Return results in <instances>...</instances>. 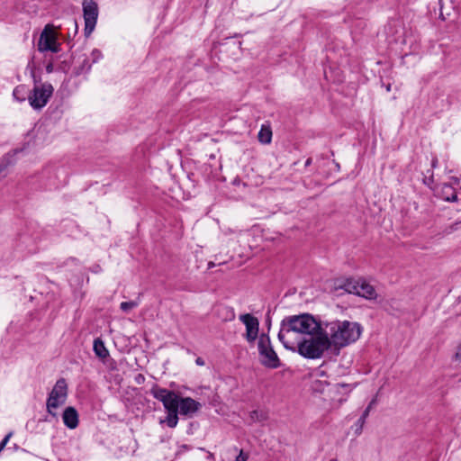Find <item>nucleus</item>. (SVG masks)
I'll return each instance as SVG.
<instances>
[{
    "label": "nucleus",
    "mask_w": 461,
    "mask_h": 461,
    "mask_svg": "<svg viewBox=\"0 0 461 461\" xmlns=\"http://www.w3.org/2000/svg\"><path fill=\"white\" fill-rule=\"evenodd\" d=\"M322 329V325L310 313L285 317L280 324L278 339L284 347L295 352V341L303 335H314Z\"/></svg>",
    "instance_id": "1"
},
{
    "label": "nucleus",
    "mask_w": 461,
    "mask_h": 461,
    "mask_svg": "<svg viewBox=\"0 0 461 461\" xmlns=\"http://www.w3.org/2000/svg\"><path fill=\"white\" fill-rule=\"evenodd\" d=\"M323 331L330 340V347L341 348L359 339L362 326L358 322L337 320L326 322Z\"/></svg>",
    "instance_id": "2"
},
{
    "label": "nucleus",
    "mask_w": 461,
    "mask_h": 461,
    "mask_svg": "<svg viewBox=\"0 0 461 461\" xmlns=\"http://www.w3.org/2000/svg\"><path fill=\"white\" fill-rule=\"evenodd\" d=\"M295 352L308 359L321 357L324 351L330 348V340L324 334L323 328L314 335L295 341Z\"/></svg>",
    "instance_id": "3"
},
{
    "label": "nucleus",
    "mask_w": 461,
    "mask_h": 461,
    "mask_svg": "<svg viewBox=\"0 0 461 461\" xmlns=\"http://www.w3.org/2000/svg\"><path fill=\"white\" fill-rule=\"evenodd\" d=\"M258 348L260 357V363L264 366L276 369L281 366L280 359L271 344L268 334L262 333L258 337Z\"/></svg>",
    "instance_id": "4"
},
{
    "label": "nucleus",
    "mask_w": 461,
    "mask_h": 461,
    "mask_svg": "<svg viewBox=\"0 0 461 461\" xmlns=\"http://www.w3.org/2000/svg\"><path fill=\"white\" fill-rule=\"evenodd\" d=\"M150 393L154 398L162 403H200L195 399L188 396L184 397L182 392L179 390H168L161 388L154 384L150 389Z\"/></svg>",
    "instance_id": "5"
},
{
    "label": "nucleus",
    "mask_w": 461,
    "mask_h": 461,
    "mask_svg": "<svg viewBox=\"0 0 461 461\" xmlns=\"http://www.w3.org/2000/svg\"><path fill=\"white\" fill-rule=\"evenodd\" d=\"M53 86L50 83H44L41 86H35L32 92L29 95L30 104L34 109H41L45 106L52 95Z\"/></svg>",
    "instance_id": "6"
},
{
    "label": "nucleus",
    "mask_w": 461,
    "mask_h": 461,
    "mask_svg": "<svg viewBox=\"0 0 461 461\" xmlns=\"http://www.w3.org/2000/svg\"><path fill=\"white\" fill-rule=\"evenodd\" d=\"M83 13L85 20L84 32L86 37H89L95 30L98 18V6L93 0H83Z\"/></svg>",
    "instance_id": "7"
},
{
    "label": "nucleus",
    "mask_w": 461,
    "mask_h": 461,
    "mask_svg": "<svg viewBox=\"0 0 461 461\" xmlns=\"http://www.w3.org/2000/svg\"><path fill=\"white\" fill-rule=\"evenodd\" d=\"M240 321L246 326L245 339L249 343H253L258 338L259 321L250 313L240 315Z\"/></svg>",
    "instance_id": "8"
},
{
    "label": "nucleus",
    "mask_w": 461,
    "mask_h": 461,
    "mask_svg": "<svg viewBox=\"0 0 461 461\" xmlns=\"http://www.w3.org/2000/svg\"><path fill=\"white\" fill-rule=\"evenodd\" d=\"M38 50L41 52L51 51L57 53L60 50L59 44L57 43L54 35L50 31V25H46L42 31L39 41Z\"/></svg>",
    "instance_id": "9"
},
{
    "label": "nucleus",
    "mask_w": 461,
    "mask_h": 461,
    "mask_svg": "<svg viewBox=\"0 0 461 461\" xmlns=\"http://www.w3.org/2000/svg\"><path fill=\"white\" fill-rule=\"evenodd\" d=\"M68 384L64 378L59 379L52 388L46 403H62L66 401Z\"/></svg>",
    "instance_id": "10"
},
{
    "label": "nucleus",
    "mask_w": 461,
    "mask_h": 461,
    "mask_svg": "<svg viewBox=\"0 0 461 461\" xmlns=\"http://www.w3.org/2000/svg\"><path fill=\"white\" fill-rule=\"evenodd\" d=\"M164 416L158 418L160 425H166L170 429L176 427L178 422V405H163Z\"/></svg>",
    "instance_id": "11"
},
{
    "label": "nucleus",
    "mask_w": 461,
    "mask_h": 461,
    "mask_svg": "<svg viewBox=\"0 0 461 461\" xmlns=\"http://www.w3.org/2000/svg\"><path fill=\"white\" fill-rule=\"evenodd\" d=\"M61 416L64 425L68 429H74L78 426L79 414L74 407L68 405L67 408L63 410Z\"/></svg>",
    "instance_id": "12"
},
{
    "label": "nucleus",
    "mask_w": 461,
    "mask_h": 461,
    "mask_svg": "<svg viewBox=\"0 0 461 461\" xmlns=\"http://www.w3.org/2000/svg\"><path fill=\"white\" fill-rule=\"evenodd\" d=\"M358 279L355 278H345V279H338L335 281V290H344L348 294H358L357 288H358Z\"/></svg>",
    "instance_id": "13"
},
{
    "label": "nucleus",
    "mask_w": 461,
    "mask_h": 461,
    "mask_svg": "<svg viewBox=\"0 0 461 461\" xmlns=\"http://www.w3.org/2000/svg\"><path fill=\"white\" fill-rule=\"evenodd\" d=\"M358 294H355L356 295L364 297L367 300H373L376 298V292L373 285L367 283L365 279H358Z\"/></svg>",
    "instance_id": "14"
},
{
    "label": "nucleus",
    "mask_w": 461,
    "mask_h": 461,
    "mask_svg": "<svg viewBox=\"0 0 461 461\" xmlns=\"http://www.w3.org/2000/svg\"><path fill=\"white\" fill-rule=\"evenodd\" d=\"M196 401L205 402L206 401H211V397H214L215 393L210 387H200L195 392ZM212 402H216L215 399H212Z\"/></svg>",
    "instance_id": "15"
},
{
    "label": "nucleus",
    "mask_w": 461,
    "mask_h": 461,
    "mask_svg": "<svg viewBox=\"0 0 461 461\" xmlns=\"http://www.w3.org/2000/svg\"><path fill=\"white\" fill-rule=\"evenodd\" d=\"M14 163V155L6 154L0 159V181L7 176L8 167Z\"/></svg>",
    "instance_id": "16"
},
{
    "label": "nucleus",
    "mask_w": 461,
    "mask_h": 461,
    "mask_svg": "<svg viewBox=\"0 0 461 461\" xmlns=\"http://www.w3.org/2000/svg\"><path fill=\"white\" fill-rule=\"evenodd\" d=\"M442 198L448 202H456L457 200V194L452 185L444 184L441 188Z\"/></svg>",
    "instance_id": "17"
},
{
    "label": "nucleus",
    "mask_w": 461,
    "mask_h": 461,
    "mask_svg": "<svg viewBox=\"0 0 461 461\" xmlns=\"http://www.w3.org/2000/svg\"><path fill=\"white\" fill-rule=\"evenodd\" d=\"M258 141L262 144H269L272 140V130L269 125H262L258 135Z\"/></svg>",
    "instance_id": "18"
},
{
    "label": "nucleus",
    "mask_w": 461,
    "mask_h": 461,
    "mask_svg": "<svg viewBox=\"0 0 461 461\" xmlns=\"http://www.w3.org/2000/svg\"><path fill=\"white\" fill-rule=\"evenodd\" d=\"M201 405H178V414L186 417L193 418Z\"/></svg>",
    "instance_id": "19"
},
{
    "label": "nucleus",
    "mask_w": 461,
    "mask_h": 461,
    "mask_svg": "<svg viewBox=\"0 0 461 461\" xmlns=\"http://www.w3.org/2000/svg\"><path fill=\"white\" fill-rule=\"evenodd\" d=\"M94 351L100 358H106L109 356V352L106 349L104 343L100 339L94 340Z\"/></svg>",
    "instance_id": "20"
},
{
    "label": "nucleus",
    "mask_w": 461,
    "mask_h": 461,
    "mask_svg": "<svg viewBox=\"0 0 461 461\" xmlns=\"http://www.w3.org/2000/svg\"><path fill=\"white\" fill-rule=\"evenodd\" d=\"M249 419L252 422H261L267 419V412L262 409L254 410L249 412Z\"/></svg>",
    "instance_id": "21"
},
{
    "label": "nucleus",
    "mask_w": 461,
    "mask_h": 461,
    "mask_svg": "<svg viewBox=\"0 0 461 461\" xmlns=\"http://www.w3.org/2000/svg\"><path fill=\"white\" fill-rule=\"evenodd\" d=\"M47 407V412L49 416H46L43 420L47 422H51L53 420H58L59 416V405H46Z\"/></svg>",
    "instance_id": "22"
},
{
    "label": "nucleus",
    "mask_w": 461,
    "mask_h": 461,
    "mask_svg": "<svg viewBox=\"0 0 461 461\" xmlns=\"http://www.w3.org/2000/svg\"><path fill=\"white\" fill-rule=\"evenodd\" d=\"M81 65L78 67H75V74L80 75L82 73L87 72L91 68V64L89 63V59L86 56L82 57Z\"/></svg>",
    "instance_id": "23"
},
{
    "label": "nucleus",
    "mask_w": 461,
    "mask_h": 461,
    "mask_svg": "<svg viewBox=\"0 0 461 461\" xmlns=\"http://www.w3.org/2000/svg\"><path fill=\"white\" fill-rule=\"evenodd\" d=\"M424 176H423V183L428 185L429 187H432V185L434 184V174H433V170L432 168L431 169H428L427 172L425 174H423Z\"/></svg>",
    "instance_id": "24"
},
{
    "label": "nucleus",
    "mask_w": 461,
    "mask_h": 461,
    "mask_svg": "<svg viewBox=\"0 0 461 461\" xmlns=\"http://www.w3.org/2000/svg\"><path fill=\"white\" fill-rule=\"evenodd\" d=\"M137 306H138L137 302L130 301V302H122L120 305V308L122 312H127Z\"/></svg>",
    "instance_id": "25"
},
{
    "label": "nucleus",
    "mask_w": 461,
    "mask_h": 461,
    "mask_svg": "<svg viewBox=\"0 0 461 461\" xmlns=\"http://www.w3.org/2000/svg\"><path fill=\"white\" fill-rule=\"evenodd\" d=\"M365 420H363L362 419H358L357 420V422L355 423V425L353 426L354 429H355V434L356 436H359L361 433H362V430H363V427H364V424H365Z\"/></svg>",
    "instance_id": "26"
},
{
    "label": "nucleus",
    "mask_w": 461,
    "mask_h": 461,
    "mask_svg": "<svg viewBox=\"0 0 461 461\" xmlns=\"http://www.w3.org/2000/svg\"><path fill=\"white\" fill-rule=\"evenodd\" d=\"M460 224H461V221H456V222H455L453 224H450L449 226L445 228L443 232L446 235L450 234V233L456 231V230H458V227H459Z\"/></svg>",
    "instance_id": "27"
},
{
    "label": "nucleus",
    "mask_w": 461,
    "mask_h": 461,
    "mask_svg": "<svg viewBox=\"0 0 461 461\" xmlns=\"http://www.w3.org/2000/svg\"><path fill=\"white\" fill-rule=\"evenodd\" d=\"M452 360L455 362H461V342L456 346Z\"/></svg>",
    "instance_id": "28"
},
{
    "label": "nucleus",
    "mask_w": 461,
    "mask_h": 461,
    "mask_svg": "<svg viewBox=\"0 0 461 461\" xmlns=\"http://www.w3.org/2000/svg\"><path fill=\"white\" fill-rule=\"evenodd\" d=\"M13 431H10L8 434L5 435V437L2 439L0 442V452L5 447L6 444L8 443L9 439L13 436Z\"/></svg>",
    "instance_id": "29"
},
{
    "label": "nucleus",
    "mask_w": 461,
    "mask_h": 461,
    "mask_svg": "<svg viewBox=\"0 0 461 461\" xmlns=\"http://www.w3.org/2000/svg\"><path fill=\"white\" fill-rule=\"evenodd\" d=\"M249 458L248 454L240 450V454L236 456V461H247Z\"/></svg>",
    "instance_id": "30"
},
{
    "label": "nucleus",
    "mask_w": 461,
    "mask_h": 461,
    "mask_svg": "<svg viewBox=\"0 0 461 461\" xmlns=\"http://www.w3.org/2000/svg\"><path fill=\"white\" fill-rule=\"evenodd\" d=\"M371 407H372V405H367V408L364 411V412L361 414V416L359 418L366 421V418L369 415Z\"/></svg>",
    "instance_id": "31"
},
{
    "label": "nucleus",
    "mask_w": 461,
    "mask_h": 461,
    "mask_svg": "<svg viewBox=\"0 0 461 461\" xmlns=\"http://www.w3.org/2000/svg\"><path fill=\"white\" fill-rule=\"evenodd\" d=\"M145 381V376L142 375V374H138L135 377V382L138 384H143Z\"/></svg>",
    "instance_id": "32"
},
{
    "label": "nucleus",
    "mask_w": 461,
    "mask_h": 461,
    "mask_svg": "<svg viewBox=\"0 0 461 461\" xmlns=\"http://www.w3.org/2000/svg\"><path fill=\"white\" fill-rule=\"evenodd\" d=\"M20 92H21V86H17L14 88V96L17 99H19L20 101H23L24 98H19L18 95H20Z\"/></svg>",
    "instance_id": "33"
},
{
    "label": "nucleus",
    "mask_w": 461,
    "mask_h": 461,
    "mask_svg": "<svg viewBox=\"0 0 461 461\" xmlns=\"http://www.w3.org/2000/svg\"><path fill=\"white\" fill-rule=\"evenodd\" d=\"M92 56H93V59H93V61H94V62H95V61H96V59H99V58L101 57V52H100V50H94L92 51Z\"/></svg>",
    "instance_id": "34"
},
{
    "label": "nucleus",
    "mask_w": 461,
    "mask_h": 461,
    "mask_svg": "<svg viewBox=\"0 0 461 461\" xmlns=\"http://www.w3.org/2000/svg\"><path fill=\"white\" fill-rule=\"evenodd\" d=\"M438 158L437 157H433L432 159H431V168H435L438 167Z\"/></svg>",
    "instance_id": "35"
},
{
    "label": "nucleus",
    "mask_w": 461,
    "mask_h": 461,
    "mask_svg": "<svg viewBox=\"0 0 461 461\" xmlns=\"http://www.w3.org/2000/svg\"><path fill=\"white\" fill-rule=\"evenodd\" d=\"M206 459L208 461H215V456H214V454L207 451V456H206Z\"/></svg>",
    "instance_id": "36"
},
{
    "label": "nucleus",
    "mask_w": 461,
    "mask_h": 461,
    "mask_svg": "<svg viewBox=\"0 0 461 461\" xmlns=\"http://www.w3.org/2000/svg\"><path fill=\"white\" fill-rule=\"evenodd\" d=\"M73 27H74V34L76 35L77 33V31H78V25H77V23L76 20H73L71 22Z\"/></svg>",
    "instance_id": "37"
},
{
    "label": "nucleus",
    "mask_w": 461,
    "mask_h": 461,
    "mask_svg": "<svg viewBox=\"0 0 461 461\" xmlns=\"http://www.w3.org/2000/svg\"><path fill=\"white\" fill-rule=\"evenodd\" d=\"M195 363L198 366H204V364H205L204 360L200 357L195 359Z\"/></svg>",
    "instance_id": "38"
},
{
    "label": "nucleus",
    "mask_w": 461,
    "mask_h": 461,
    "mask_svg": "<svg viewBox=\"0 0 461 461\" xmlns=\"http://www.w3.org/2000/svg\"><path fill=\"white\" fill-rule=\"evenodd\" d=\"M46 71H47V73H51V72H53V64H52V63H49V64L46 66Z\"/></svg>",
    "instance_id": "39"
},
{
    "label": "nucleus",
    "mask_w": 461,
    "mask_h": 461,
    "mask_svg": "<svg viewBox=\"0 0 461 461\" xmlns=\"http://www.w3.org/2000/svg\"><path fill=\"white\" fill-rule=\"evenodd\" d=\"M312 162V158H307V160L305 161V167H309Z\"/></svg>",
    "instance_id": "40"
},
{
    "label": "nucleus",
    "mask_w": 461,
    "mask_h": 461,
    "mask_svg": "<svg viewBox=\"0 0 461 461\" xmlns=\"http://www.w3.org/2000/svg\"><path fill=\"white\" fill-rule=\"evenodd\" d=\"M215 266V264L213 262H209L208 263V268H212Z\"/></svg>",
    "instance_id": "41"
},
{
    "label": "nucleus",
    "mask_w": 461,
    "mask_h": 461,
    "mask_svg": "<svg viewBox=\"0 0 461 461\" xmlns=\"http://www.w3.org/2000/svg\"><path fill=\"white\" fill-rule=\"evenodd\" d=\"M386 89H387V91H390V90H391V85H388V86H386Z\"/></svg>",
    "instance_id": "42"
},
{
    "label": "nucleus",
    "mask_w": 461,
    "mask_h": 461,
    "mask_svg": "<svg viewBox=\"0 0 461 461\" xmlns=\"http://www.w3.org/2000/svg\"><path fill=\"white\" fill-rule=\"evenodd\" d=\"M183 447H185V449H190V447H188L187 445H184Z\"/></svg>",
    "instance_id": "43"
},
{
    "label": "nucleus",
    "mask_w": 461,
    "mask_h": 461,
    "mask_svg": "<svg viewBox=\"0 0 461 461\" xmlns=\"http://www.w3.org/2000/svg\"><path fill=\"white\" fill-rule=\"evenodd\" d=\"M199 450L205 451V448H203V447H199Z\"/></svg>",
    "instance_id": "44"
},
{
    "label": "nucleus",
    "mask_w": 461,
    "mask_h": 461,
    "mask_svg": "<svg viewBox=\"0 0 461 461\" xmlns=\"http://www.w3.org/2000/svg\"><path fill=\"white\" fill-rule=\"evenodd\" d=\"M330 461H338L337 458H331Z\"/></svg>",
    "instance_id": "45"
},
{
    "label": "nucleus",
    "mask_w": 461,
    "mask_h": 461,
    "mask_svg": "<svg viewBox=\"0 0 461 461\" xmlns=\"http://www.w3.org/2000/svg\"><path fill=\"white\" fill-rule=\"evenodd\" d=\"M375 402V400H372L369 403L373 404Z\"/></svg>",
    "instance_id": "46"
}]
</instances>
